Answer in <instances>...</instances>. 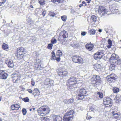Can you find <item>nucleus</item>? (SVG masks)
<instances>
[{
    "mask_svg": "<svg viewBox=\"0 0 121 121\" xmlns=\"http://www.w3.org/2000/svg\"><path fill=\"white\" fill-rule=\"evenodd\" d=\"M68 74V72L66 71H63L60 69H59V72L58 73V76L63 77L67 75Z\"/></svg>",
    "mask_w": 121,
    "mask_h": 121,
    "instance_id": "nucleus-9",
    "label": "nucleus"
},
{
    "mask_svg": "<svg viewBox=\"0 0 121 121\" xmlns=\"http://www.w3.org/2000/svg\"><path fill=\"white\" fill-rule=\"evenodd\" d=\"M38 113L41 116H45L47 113V112L43 113L42 112H40Z\"/></svg>",
    "mask_w": 121,
    "mask_h": 121,
    "instance_id": "nucleus-47",
    "label": "nucleus"
},
{
    "mask_svg": "<svg viewBox=\"0 0 121 121\" xmlns=\"http://www.w3.org/2000/svg\"><path fill=\"white\" fill-rule=\"evenodd\" d=\"M49 82H50V85H52L53 84V81L52 80H50V81H49Z\"/></svg>",
    "mask_w": 121,
    "mask_h": 121,
    "instance_id": "nucleus-55",
    "label": "nucleus"
},
{
    "mask_svg": "<svg viewBox=\"0 0 121 121\" xmlns=\"http://www.w3.org/2000/svg\"><path fill=\"white\" fill-rule=\"evenodd\" d=\"M23 54V53H17L16 56L19 60L23 58L24 57Z\"/></svg>",
    "mask_w": 121,
    "mask_h": 121,
    "instance_id": "nucleus-25",
    "label": "nucleus"
},
{
    "mask_svg": "<svg viewBox=\"0 0 121 121\" xmlns=\"http://www.w3.org/2000/svg\"><path fill=\"white\" fill-rule=\"evenodd\" d=\"M61 18L62 20L64 21H66L67 19V17L66 16H62L61 17Z\"/></svg>",
    "mask_w": 121,
    "mask_h": 121,
    "instance_id": "nucleus-45",
    "label": "nucleus"
},
{
    "mask_svg": "<svg viewBox=\"0 0 121 121\" xmlns=\"http://www.w3.org/2000/svg\"><path fill=\"white\" fill-rule=\"evenodd\" d=\"M115 99L116 100L117 102H118L121 100V96L120 95H117L115 98Z\"/></svg>",
    "mask_w": 121,
    "mask_h": 121,
    "instance_id": "nucleus-32",
    "label": "nucleus"
},
{
    "mask_svg": "<svg viewBox=\"0 0 121 121\" xmlns=\"http://www.w3.org/2000/svg\"><path fill=\"white\" fill-rule=\"evenodd\" d=\"M89 109L90 111L91 110V111H93L94 110V109L92 107H91L89 108Z\"/></svg>",
    "mask_w": 121,
    "mask_h": 121,
    "instance_id": "nucleus-53",
    "label": "nucleus"
},
{
    "mask_svg": "<svg viewBox=\"0 0 121 121\" xmlns=\"http://www.w3.org/2000/svg\"><path fill=\"white\" fill-rule=\"evenodd\" d=\"M108 42L109 45H107V46L108 48H110L112 45V42L110 39H109L108 40Z\"/></svg>",
    "mask_w": 121,
    "mask_h": 121,
    "instance_id": "nucleus-31",
    "label": "nucleus"
},
{
    "mask_svg": "<svg viewBox=\"0 0 121 121\" xmlns=\"http://www.w3.org/2000/svg\"><path fill=\"white\" fill-rule=\"evenodd\" d=\"M83 4H82H82H80L79 5V7H82V6H83Z\"/></svg>",
    "mask_w": 121,
    "mask_h": 121,
    "instance_id": "nucleus-62",
    "label": "nucleus"
},
{
    "mask_svg": "<svg viewBox=\"0 0 121 121\" xmlns=\"http://www.w3.org/2000/svg\"><path fill=\"white\" fill-rule=\"evenodd\" d=\"M33 91V93H32V95H34L35 94H36L35 95H40V92L38 89L36 88H35L34 89Z\"/></svg>",
    "mask_w": 121,
    "mask_h": 121,
    "instance_id": "nucleus-23",
    "label": "nucleus"
},
{
    "mask_svg": "<svg viewBox=\"0 0 121 121\" xmlns=\"http://www.w3.org/2000/svg\"><path fill=\"white\" fill-rule=\"evenodd\" d=\"M6 63L9 68H13L14 66L13 61L12 60H9L6 62Z\"/></svg>",
    "mask_w": 121,
    "mask_h": 121,
    "instance_id": "nucleus-18",
    "label": "nucleus"
},
{
    "mask_svg": "<svg viewBox=\"0 0 121 121\" xmlns=\"http://www.w3.org/2000/svg\"><path fill=\"white\" fill-rule=\"evenodd\" d=\"M95 76H93L91 79V83L93 85L96 86L99 83V81L95 80Z\"/></svg>",
    "mask_w": 121,
    "mask_h": 121,
    "instance_id": "nucleus-15",
    "label": "nucleus"
},
{
    "mask_svg": "<svg viewBox=\"0 0 121 121\" xmlns=\"http://www.w3.org/2000/svg\"><path fill=\"white\" fill-rule=\"evenodd\" d=\"M48 106H42L40 108L38 109V113L40 112H41L45 111H46L47 110H48Z\"/></svg>",
    "mask_w": 121,
    "mask_h": 121,
    "instance_id": "nucleus-17",
    "label": "nucleus"
},
{
    "mask_svg": "<svg viewBox=\"0 0 121 121\" xmlns=\"http://www.w3.org/2000/svg\"><path fill=\"white\" fill-rule=\"evenodd\" d=\"M76 82L75 78L73 77H70L68 81V84L69 86L71 85H75V84H76Z\"/></svg>",
    "mask_w": 121,
    "mask_h": 121,
    "instance_id": "nucleus-11",
    "label": "nucleus"
},
{
    "mask_svg": "<svg viewBox=\"0 0 121 121\" xmlns=\"http://www.w3.org/2000/svg\"><path fill=\"white\" fill-rule=\"evenodd\" d=\"M86 48L89 51L93 49V45L87 43L85 45Z\"/></svg>",
    "mask_w": 121,
    "mask_h": 121,
    "instance_id": "nucleus-20",
    "label": "nucleus"
},
{
    "mask_svg": "<svg viewBox=\"0 0 121 121\" xmlns=\"http://www.w3.org/2000/svg\"><path fill=\"white\" fill-rule=\"evenodd\" d=\"M99 65L98 64H96L94 66V68L95 70H96L97 69H98L100 67L99 66Z\"/></svg>",
    "mask_w": 121,
    "mask_h": 121,
    "instance_id": "nucleus-48",
    "label": "nucleus"
},
{
    "mask_svg": "<svg viewBox=\"0 0 121 121\" xmlns=\"http://www.w3.org/2000/svg\"><path fill=\"white\" fill-rule=\"evenodd\" d=\"M112 101L111 99L110 98H105L103 100L104 104L105 105L110 106L112 105Z\"/></svg>",
    "mask_w": 121,
    "mask_h": 121,
    "instance_id": "nucleus-10",
    "label": "nucleus"
},
{
    "mask_svg": "<svg viewBox=\"0 0 121 121\" xmlns=\"http://www.w3.org/2000/svg\"><path fill=\"white\" fill-rule=\"evenodd\" d=\"M58 38V41L60 42H62L64 39H65L68 37V33L65 31H62L60 33Z\"/></svg>",
    "mask_w": 121,
    "mask_h": 121,
    "instance_id": "nucleus-5",
    "label": "nucleus"
},
{
    "mask_svg": "<svg viewBox=\"0 0 121 121\" xmlns=\"http://www.w3.org/2000/svg\"><path fill=\"white\" fill-rule=\"evenodd\" d=\"M41 119L42 121H49V118L46 117H42Z\"/></svg>",
    "mask_w": 121,
    "mask_h": 121,
    "instance_id": "nucleus-34",
    "label": "nucleus"
},
{
    "mask_svg": "<svg viewBox=\"0 0 121 121\" xmlns=\"http://www.w3.org/2000/svg\"><path fill=\"white\" fill-rule=\"evenodd\" d=\"M12 78L13 82L14 83H17L19 80L20 78L19 75L15 73H14L12 74Z\"/></svg>",
    "mask_w": 121,
    "mask_h": 121,
    "instance_id": "nucleus-7",
    "label": "nucleus"
},
{
    "mask_svg": "<svg viewBox=\"0 0 121 121\" xmlns=\"http://www.w3.org/2000/svg\"><path fill=\"white\" fill-rule=\"evenodd\" d=\"M38 67H41V64L40 63H39L38 64Z\"/></svg>",
    "mask_w": 121,
    "mask_h": 121,
    "instance_id": "nucleus-64",
    "label": "nucleus"
},
{
    "mask_svg": "<svg viewBox=\"0 0 121 121\" xmlns=\"http://www.w3.org/2000/svg\"><path fill=\"white\" fill-rule=\"evenodd\" d=\"M17 53H23L25 52V49L22 47L18 48L17 49Z\"/></svg>",
    "mask_w": 121,
    "mask_h": 121,
    "instance_id": "nucleus-21",
    "label": "nucleus"
},
{
    "mask_svg": "<svg viewBox=\"0 0 121 121\" xmlns=\"http://www.w3.org/2000/svg\"><path fill=\"white\" fill-rule=\"evenodd\" d=\"M55 60H56L57 61H59L60 60V58L59 57H54Z\"/></svg>",
    "mask_w": 121,
    "mask_h": 121,
    "instance_id": "nucleus-50",
    "label": "nucleus"
},
{
    "mask_svg": "<svg viewBox=\"0 0 121 121\" xmlns=\"http://www.w3.org/2000/svg\"><path fill=\"white\" fill-rule=\"evenodd\" d=\"M105 9L104 7L103 6H99L98 9V12L99 14L102 13V15L106 14V13L105 12Z\"/></svg>",
    "mask_w": 121,
    "mask_h": 121,
    "instance_id": "nucleus-13",
    "label": "nucleus"
},
{
    "mask_svg": "<svg viewBox=\"0 0 121 121\" xmlns=\"http://www.w3.org/2000/svg\"><path fill=\"white\" fill-rule=\"evenodd\" d=\"M22 112L23 115H26L27 113V111L26 109L24 108L22 109Z\"/></svg>",
    "mask_w": 121,
    "mask_h": 121,
    "instance_id": "nucleus-42",
    "label": "nucleus"
},
{
    "mask_svg": "<svg viewBox=\"0 0 121 121\" xmlns=\"http://www.w3.org/2000/svg\"><path fill=\"white\" fill-rule=\"evenodd\" d=\"M31 84L32 85V86H34V85H35V82H33L32 81Z\"/></svg>",
    "mask_w": 121,
    "mask_h": 121,
    "instance_id": "nucleus-60",
    "label": "nucleus"
},
{
    "mask_svg": "<svg viewBox=\"0 0 121 121\" xmlns=\"http://www.w3.org/2000/svg\"><path fill=\"white\" fill-rule=\"evenodd\" d=\"M48 14L49 15L52 17H54L56 15L54 13L52 12L51 11L49 12Z\"/></svg>",
    "mask_w": 121,
    "mask_h": 121,
    "instance_id": "nucleus-41",
    "label": "nucleus"
},
{
    "mask_svg": "<svg viewBox=\"0 0 121 121\" xmlns=\"http://www.w3.org/2000/svg\"><path fill=\"white\" fill-rule=\"evenodd\" d=\"M53 46V45L52 43H50L48 44L47 48L48 49H51Z\"/></svg>",
    "mask_w": 121,
    "mask_h": 121,
    "instance_id": "nucleus-46",
    "label": "nucleus"
},
{
    "mask_svg": "<svg viewBox=\"0 0 121 121\" xmlns=\"http://www.w3.org/2000/svg\"><path fill=\"white\" fill-rule=\"evenodd\" d=\"M111 64L110 66L109 69L111 71L114 70L116 65H117L115 64Z\"/></svg>",
    "mask_w": 121,
    "mask_h": 121,
    "instance_id": "nucleus-27",
    "label": "nucleus"
},
{
    "mask_svg": "<svg viewBox=\"0 0 121 121\" xmlns=\"http://www.w3.org/2000/svg\"><path fill=\"white\" fill-rule=\"evenodd\" d=\"M36 62L35 63V65H37V64H39L40 63V60L39 59H37L35 60Z\"/></svg>",
    "mask_w": 121,
    "mask_h": 121,
    "instance_id": "nucleus-49",
    "label": "nucleus"
},
{
    "mask_svg": "<svg viewBox=\"0 0 121 121\" xmlns=\"http://www.w3.org/2000/svg\"><path fill=\"white\" fill-rule=\"evenodd\" d=\"M117 57L115 54H113L110 57L109 60L113 63L115 64L116 65H120L121 63V60L120 58H117Z\"/></svg>",
    "mask_w": 121,
    "mask_h": 121,
    "instance_id": "nucleus-3",
    "label": "nucleus"
},
{
    "mask_svg": "<svg viewBox=\"0 0 121 121\" xmlns=\"http://www.w3.org/2000/svg\"><path fill=\"white\" fill-rule=\"evenodd\" d=\"M46 13V10H44L42 12V14L43 16H45V14Z\"/></svg>",
    "mask_w": 121,
    "mask_h": 121,
    "instance_id": "nucleus-52",
    "label": "nucleus"
},
{
    "mask_svg": "<svg viewBox=\"0 0 121 121\" xmlns=\"http://www.w3.org/2000/svg\"><path fill=\"white\" fill-rule=\"evenodd\" d=\"M51 42L52 44H54L56 42V40L55 39L53 38L51 40Z\"/></svg>",
    "mask_w": 121,
    "mask_h": 121,
    "instance_id": "nucleus-44",
    "label": "nucleus"
},
{
    "mask_svg": "<svg viewBox=\"0 0 121 121\" xmlns=\"http://www.w3.org/2000/svg\"><path fill=\"white\" fill-rule=\"evenodd\" d=\"M26 21L27 23L29 24H32L33 23V22L30 18H28L26 20Z\"/></svg>",
    "mask_w": 121,
    "mask_h": 121,
    "instance_id": "nucleus-30",
    "label": "nucleus"
},
{
    "mask_svg": "<svg viewBox=\"0 0 121 121\" xmlns=\"http://www.w3.org/2000/svg\"><path fill=\"white\" fill-rule=\"evenodd\" d=\"M103 56V54L102 52H98L94 54V57L95 59L98 60L101 59Z\"/></svg>",
    "mask_w": 121,
    "mask_h": 121,
    "instance_id": "nucleus-8",
    "label": "nucleus"
},
{
    "mask_svg": "<svg viewBox=\"0 0 121 121\" xmlns=\"http://www.w3.org/2000/svg\"><path fill=\"white\" fill-rule=\"evenodd\" d=\"M96 30L94 29L90 30L88 32V34L90 35H94L96 33Z\"/></svg>",
    "mask_w": 121,
    "mask_h": 121,
    "instance_id": "nucleus-26",
    "label": "nucleus"
},
{
    "mask_svg": "<svg viewBox=\"0 0 121 121\" xmlns=\"http://www.w3.org/2000/svg\"><path fill=\"white\" fill-rule=\"evenodd\" d=\"M2 47L3 48L4 50H6L9 48L8 45L5 43L4 44L2 45Z\"/></svg>",
    "mask_w": 121,
    "mask_h": 121,
    "instance_id": "nucleus-33",
    "label": "nucleus"
},
{
    "mask_svg": "<svg viewBox=\"0 0 121 121\" xmlns=\"http://www.w3.org/2000/svg\"><path fill=\"white\" fill-rule=\"evenodd\" d=\"M78 92L79 93L77 96V98L78 99L82 100L83 99L86 98H87L86 97V95H85L87 92L86 89H85L84 88H81L79 90Z\"/></svg>",
    "mask_w": 121,
    "mask_h": 121,
    "instance_id": "nucleus-1",
    "label": "nucleus"
},
{
    "mask_svg": "<svg viewBox=\"0 0 121 121\" xmlns=\"http://www.w3.org/2000/svg\"><path fill=\"white\" fill-rule=\"evenodd\" d=\"M2 0V3H3V4H4V3L5 2L6 0Z\"/></svg>",
    "mask_w": 121,
    "mask_h": 121,
    "instance_id": "nucleus-61",
    "label": "nucleus"
},
{
    "mask_svg": "<svg viewBox=\"0 0 121 121\" xmlns=\"http://www.w3.org/2000/svg\"><path fill=\"white\" fill-rule=\"evenodd\" d=\"M22 100L25 102H28L29 101V99L28 97H26L25 98H23L22 99Z\"/></svg>",
    "mask_w": 121,
    "mask_h": 121,
    "instance_id": "nucleus-40",
    "label": "nucleus"
},
{
    "mask_svg": "<svg viewBox=\"0 0 121 121\" xmlns=\"http://www.w3.org/2000/svg\"><path fill=\"white\" fill-rule=\"evenodd\" d=\"M91 19L94 22H96L97 21V17L95 15H92L91 17Z\"/></svg>",
    "mask_w": 121,
    "mask_h": 121,
    "instance_id": "nucleus-28",
    "label": "nucleus"
},
{
    "mask_svg": "<svg viewBox=\"0 0 121 121\" xmlns=\"http://www.w3.org/2000/svg\"><path fill=\"white\" fill-rule=\"evenodd\" d=\"M39 2L40 5H43L45 3L44 0H38Z\"/></svg>",
    "mask_w": 121,
    "mask_h": 121,
    "instance_id": "nucleus-35",
    "label": "nucleus"
},
{
    "mask_svg": "<svg viewBox=\"0 0 121 121\" xmlns=\"http://www.w3.org/2000/svg\"><path fill=\"white\" fill-rule=\"evenodd\" d=\"M50 81V79L49 78H47L45 80V84L46 85H48L49 86L50 85V82L49 81Z\"/></svg>",
    "mask_w": 121,
    "mask_h": 121,
    "instance_id": "nucleus-36",
    "label": "nucleus"
},
{
    "mask_svg": "<svg viewBox=\"0 0 121 121\" xmlns=\"http://www.w3.org/2000/svg\"><path fill=\"white\" fill-rule=\"evenodd\" d=\"M86 34V33L85 32H82L81 33V35L83 36H84Z\"/></svg>",
    "mask_w": 121,
    "mask_h": 121,
    "instance_id": "nucleus-57",
    "label": "nucleus"
},
{
    "mask_svg": "<svg viewBox=\"0 0 121 121\" xmlns=\"http://www.w3.org/2000/svg\"><path fill=\"white\" fill-rule=\"evenodd\" d=\"M8 74L4 72V71L1 70L0 71V79H6L7 78Z\"/></svg>",
    "mask_w": 121,
    "mask_h": 121,
    "instance_id": "nucleus-14",
    "label": "nucleus"
},
{
    "mask_svg": "<svg viewBox=\"0 0 121 121\" xmlns=\"http://www.w3.org/2000/svg\"><path fill=\"white\" fill-rule=\"evenodd\" d=\"M11 107L12 109V110H18L20 108V107L18 104H16L12 105L11 106Z\"/></svg>",
    "mask_w": 121,
    "mask_h": 121,
    "instance_id": "nucleus-19",
    "label": "nucleus"
},
{
    "mask_svg": "<svg viewBox=\"0 0 121 121\" xmlns=\"http://www.w3.org/2000/svg\"><path fill=\"white\" fill-rule=\"evenodd\" d=\"M29 7V8L30 9V8H34V7H33V6L32 5H30Z\"/></svg>",
    "mask_w": 121,
    "mask_h": 121,
    "instance_id": "nucleus-63",
    "label": "nucleus"
},
{
    "mask_svg": "<svg viewBox=\"0 0 121 121\" xmlns=\"http://www.w3.org/2000/svg\"><path fill=\"white\" fill-rule=\"evenodd\" d=\"M112 113L113 116V117L116 119L119 118V114L117 113L114 111H113L112 112Z\"/></svg>",
    "mask_w": 121,
    "mask_h": 121,
    "instance_id": "nucleus-24",
    "label": "nucleus"
},
{
    "mask_svg": "<svg viewBox=\"0 0 121 121\" xmlns=\"http://www.w3.org/2000/svg\"><path fill=\"white\" fill-rule=\"evenodd\" d=\"M53 118L54 121H62V118L59 115H53Z\"/></svg>",
    "mask_w": 121,
    "mask_h": 121,
    "instance_id": "nucleus-16",
    "label": "nucleus"
},
{
    "mask_svg": "<svg viewBox=\"0 0 121 121\" xmlns=\"http://www.w3.org/2000/svg\"><path fill=\"white\" fill-rule=\"evenodd\" d=\"M51 1L54 3H55L56 2H57V0H51Z\"/></svg>",
    "mask_w": 121,
    "mask_h": 121,
    "instance_id": "nucleus-58",
    "label": "nucleus"
},
{
    "mask_svg": "<svg viewBox=\"0 0 121 121\" xmlns=\"http://www.w3.org/2000/svg\"><path fill=\"white\" fill-rule=\"evenodd\" d=\"M52 56L51 57V60H55L54 57H56L55 53L54 52L52 51Z\"/></svg>",
    "mask_w": 121,
    "mask_h": 121,
    "instance_id": "nucleus-38",
    "label": "nucleus"
},
{
    "mask_svg": "<svg viewBox=\"0 0 121 121\" xmlns=\"http://www.w3.org/2000/svg\"><path fill=\"white\" fill-rule=\"evenodd\" d=\"M72 58L73 61L75 63L81 64L83 62L82 58L79 56L76 55L73 56Z\"/></svg>",
    "mask_w": 121,
    "mask_h": 121,
    "instance_id": "nucleus-4",
    "label": "nucleus"
},
{
    "mask_svg": "<svg viewBox=\"0 0 121 121\" xmlns=\"http://www.w3.org/2000/svg\"><path fill=\"white\" fill-rule=\"evenodd\" d=\"M57 2L59 3H61L63 2L64 0H57Z\"/></svg>",
    "mask_w": 121,
    "mask_h": 121,
    "instance_id": "nucleus-56",
    "label": "nucleus"
},
{
    "mask_svg": "<svg viewBox=\"0 0 121 121\" xmlns=\"http://www.w3.org/2000/svg\"><path fill=\"white\" fill-rule=\"evenodd\" d=\"M97 94L98 95V96L100 98H102L103 97V94L102 93L100 92H98L97 93Z\"/></svg>",
    "mask_w": 121,
    "mask_h": 121,
    "instance_id": "nucleus-39",
    "label": "nucleus"
},
{
    "mask_svg": "<svg viewBox=\"0 0 121 121\" xmlns=\"http://www.w3.org/2000/svg\"><path fill=\"white\" fill-rule=\"evenodd\" d=\"M73 102V99H70L68 100L65 99L64 100V103L67 104H71Z\"/></svg>",
    "mask_w": 121,
    "mask_h": 121,
    "instance_id": "nucleus-22",
    "label": "nucleus"
},
{
    "mask_svg": "<svg viewBox=\"0 0 121 121\" xmlns=\"http://www.w3.org/2000/svg\"><path fill=\"white\" fill-rule=\"evenodd\" d=\"M62 52L60 50H58L56 52V54L57 56H60L62 55Z\"/></svg>",
    "mask_w": 121,
    "mask_h": 121,
    "instance_id": "nucleus-37",
    "label": "nucleus"
},
{
    "mask_svg": "<svg viewBox=\"0 0 121 121\" xmlns=\"http://www.w3.org/2000/svg\"><path fill=\"white\" fill-rule=\"evenodd\" d=\"M93 76H95V80L98 81H99V80L100 79V78L99 76L94 75Z\"/></svg>",
    "mask_w": 121,
    "mask_h": 121,
    "instance_id": "nucleus-43",
    "label": "nucleus"
},
{
    "mask_svg": "<svg viewBox=\"0 0 121 121\" xmlns=\"http://www.w3.org/2000/svg\"><path fill=\"white\" fill-rule=\"evenodd\" d=\"M82 4H84L85 5L84 6H86L87 5L86 3L84 1H83L82 2Z\"/></svg>",
    "mask_w": 121,
    "mask_h": 121,
    "instance_id": "nucleus-59",
    "label": "nucleus"
},
{
    "mask_svg": "<svg viewBox=\"0 0 121 121\" xmlns=\"http://www.w3.org/2000/svg\"><path fill=\"white\" fill-rule=\"evenodd\" d=\"M27 90L29 93H31L32 94L33 93V91L31 89H28Z\"/></svg>",
    "mask_w": 121,
    "mask_h": 121,
    "instance_id": "nucleus-54",
    "label": "nucleus"
},
{
    "mask_svg": "<svg viewBox=\"0 0 121 121\" xmlns=\"http://www.w3.org/2000/svg\"><path fill=\"white\" fill-rule=\"evenodd\" d=\"M73 110H71L67 112L64 115L63 118L64 121H70L73 118V114L74 113Z\"/></svg>",
    "mask_w": 121,
    "mask_h": 121,
    "instance_id": "nucleus-2",
    "label": "nucleus"
},
{
    "mask_svg": "<svg viewBox=\"0 0 121 121\" xmlns=\"http://www.w3.org/2000/svg\"><path fill=\"white\" fill-rule=\"evenodd\" d=\"M79 46V44L78 43L76 44H74L73 45V47H77Z\"/></svg>",
    "mask_w": 121,
    "mask_h": 121,
    "instance_id": "nucleus-51",
    "label": "nucleus"
},
{
    "mask_svg": "<svg viewBox=\"0 0 121 121\" xmlns=\"http://www.w3.org/2000/svg\"><path fill=\"white\" fill-rule=\"evenodd\" d=\"M69 88L71 91H74L75 92H78L79 88L76 86V84H75V85H69Z\"/></svg>",
    "mask_w": 121,
    "mask_h": 121,
    "instance_id": "nucleus-12",
    "label": "nucleus"
},
{
    "mask_svg": "<svg viewBox=\"0 0 121 121\" xmlns=\"http://www.w3.org/2000/svg\"><path fill=\"white\" fill-rule=\"evenodd\" d=\"M117 78V77L115 74H111L109 76H108L106 78L107 82L108 84L114 82L115 79Z\"/></svg>",
    "mask_w": 121,
    "mask_h": 121,
    "instance_id": "nucleus-6",
    "label": "nucleus"
},
{
    "mask_svg": "<svg viewBox=\"0 0 121 121\" xmlns=\"http://www.w3.org/2000/svg\"><path fill=\"white\" fill-rule=\"evenodd\" d=\"M112 90L114 93H117L119 91V89L118 88L114 87L113 88Z\"/></svg>",
    "mask_w": 121,
    "mask_h": 121,
    "instance_id": "nucleus-29",
    "label": "nucleus"
}]
</instances>
